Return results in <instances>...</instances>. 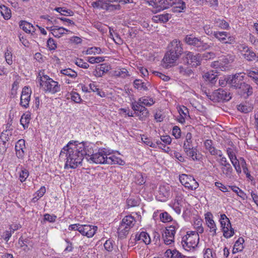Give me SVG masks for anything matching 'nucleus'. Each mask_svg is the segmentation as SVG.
Listing matches in <instances>:
<instances>
[{"instance_id": "1", "label": "nucleus", "mask_w": 258, "mask_h": 258, "mask_svg": "<svg viewBox=\"0 0 258 258\" xmlns=\"http://www.w3.org/2000/svg\"><path fill=\"white\" fill-rule=\"evenodd\" d=\"M93 153V145L87 142L71 141L60 151L59 157L64 158L65 169H75L82 165L84 156Z\"/></svg>"}, {"instance_id": "2", "label": "nucleus", "mask_w": 258, "mask_h": 258, "mask_svg": "<svg viewBox=\"0 0 258 258\" xmlns=\"http://www.w3.org/2000/svg\"><path fill=\"white\" fill-rule=\"evenodd\" d=\"M87 160L91 163L123 165L124 162L120 158L111 155L105 148L99 149L97 153L86 155Z\"/></svg>"}, {"instance_id": "3", "label": "nucleus", "mask_w": 258, "mask_h": 258, "mask_svg": "<svg viewBox=\"0 0 258 258\" xmlns=\"http://www.w3.org/2000/svg\"><path fill=\"white\" fill-rule=\"evenodd\" d=\"M37 79L41 89L45 93L54 94L60 91V85L58 83L47 75H43L42 72L39 73Z\"/></svg>"}, {"instance_id": "4", "label": "nucleus", "mask_w": 258, "mask_h": 258, "mask_svg": "<svg viewBox=\"0 0 258 258\" xmlns=\"http://www.w3.org/2000/svg\"><path fill=\"white\" fill-rule=\"evenodd\" d=\"M199 239V235L197 232L192 231H188L182 238V246L186 251L192 250L197 246Z\"/></svg>"}, {"instance_id": "5", "label": "nucleus", "mask_w": 258, "mask_h": 258, "mask_svg": "<svg viewBox=\"0 0 258 258\" xmlns=\"http://www.w3.org/2000/svg\"><path fill=\"white\" fill-rule=\"evenodd\" d=\"M136 222L135 218L128 215L124 217L121 220L118 228L117 232L120 238H123L128 234L130 230L134 226Z\"/></svg>"}, {"instance_id": "6", "label": "nucleus", "mask_w": 258, "mask_h": 258, "mask_svg": "<svg viewBox=\"0 0 258 258\" xmlns=\"http://www.w3.org/2000/svg\"><path fill=\"white\" fill-rule=\"evenodd\" d=\"M184 41L188 45L197 47L200 50L209 49L213 45V43L205 42L200 37H196L192 34L186 35Z\"/></svg>"}, {"instance_id": "7", "label": "nucleus", "mask_w": 258, "mask_h": 258, "mask_svg": "<svg viewBox=\"0 0 258 258\" xmlns=\"http://www.w3.org/2000/svg\"><path fill=\"white\" fill-rule=\"evenodd\" d=\"M178 228L179 225L176 223H173L172 225L166 227L162 234V237L166 245H170L174 242V236Z\"/></svg>"}, {"instance_id": "8", "label": "nucleus", "mask_w": 258, "mask_h": 258, "mask_svg": "<svg viewBox=\"0 0 258 258\" xmlns=\"http://www.w3.org/2000/svg\"><path fill=\"white\" fill-rule=\"evenodd\" d=\"M207 96L214 102L227 101L231 98L230 92L223 89H217Z\"/></svg>"}, {"instance_id": "9", "label": "nucleus", "mask_w": 258, "mask_h": 258, "mask_svg": "<svg viewBox=\"0 0 258 258\" xmlns=\"http://www.w3.org/2000/svg\"><path fill=\"white\" fill-rule=\"evenodd\" d=\"M220 159L218 160L220 165L221 166V171L226 177L231 178L232 177L233 168L229 163L226 158L223 156V153L221 154V156L219 157Z\"/></svg>"}, {"instance_id": "10", "label": "nucleus", "mask_w": 258, "mask_h": 258, "mask_svg": "<svg viewBox=\"0 0 258 258\" xmlns=\"http://www.w3.org/2000/svg\"><path fill=\"white\" fill-rule=\"evenodd\" d=\"M214 36L220 42L226 44H232L235 41V37L226 31H215Z\"/></svg>"}, {"instance_id": "11", "label": "nucleus", "mask_w": 258, "mask_h": 258, "mask_svg": "<svg viewBox=\"0 0 258 258\" xmlns=\"http://www.w3.org/2000/svg\"><path fill=\"white\" fill-rule=\"evenodd\" d=\"M132 108L141 120H144L149 116L148 110L142 104L139 103L138 101L132 103Z\"/></svg>"}, {"instance_id": "12", "label": "nucleus", "mask_w": 258, "mask_h": 258, "mask_svg": "<svg viewBox=\"0 0 258 258\" xmlns=\"http://www.w3.org/2000/svg\"><path fill=\"white\" fill-rule=\"evenodd\" d=\"M91 5L94 8L110 11L120 9L119 5H112L107 3L104 0H98L93 2L92 3Z\"/></svg>"}, {"instance_id": "13", "label": "nucleus", "mask_w": 258, "mask_h": 258, "mask_svg": "<svg viewBox=\"0 0 258 258\" xmlns=\"http://www.w3.org/2000/svg\"><path fill=\"white\" fill-rule=\"evenodd\" d=\"M244 73H240L232 76H228V84L235 89L240 88L241 84L244 83Z\"/></svg>"}, {"instance_id": "14", "label": "nucleus", "mask_w": 258, "mask_h": 258, "mask_svg": "<svg viewBox=\"0 0 258 258\" xmlns=\"http://www.w3.org/2000/svg\"><path fill=\"white\" fill-rule=\"evenodd\" d=\"M32 91L28 86H25L21 93L20 105L24 108H27L29 106Z\"/></svg>"}, {"instance_id": "15", "label": "nucleus", "mask_w": 258, "mask_h": 258, "mask_svg": "<svg viewBox=\"0 0 258 258\" xmlns=\"http://www.w3.org/2000/svg\"><path fill=\"white\" fill-rule=\"evenodd\" d=\"M80 228V233L82 235L86 236L88 238L92 237L98 229V227L96 226L87 224L81 225Z\"/></svg>"}, {"instance_id": "16", "label": "nucleus", "mask_w": 258, "mask_h": 258, "mask_svg": "<svg viewBox=\"0 0 258 258\" xmlns=\"http://www.w3.org/2000/svg\"><path fill=\"white\" fill-rule=\"evenodd\" d=\"M184 57L186 62L189 64L195 67L200 64V59L198 54H194L192 52L185 51Z\"/></svg>"}, {"instance_id": "17", "label": "nucleus", "mask_w": 258, "mask_h": 258, "mask_svg": "<svg viewBox=\"0 0 258 258\" xmlns=\"http://www.w3.org/2000/svg\"><path fill=\"white\" fill-rule=\"evenodd\" d=\"M168 50L163 59V61L166 67H170L173 66L180 56Z\"/></svg>"}, {"instance_id": "18", "label": "nucleus", "mask_w": 258, "mask_h": 258, "mask_svg": "<svg viewBox=\"0 0 258 258\" xmlns=\"http://www.w3.org/2000/svg\"><path fill=\"white\" fill-rule=\"evenodd\" d=\"M15 148L17 157L19 159H23L25 156V150H26L25 140L20 139L16 143Z\"/></svg>"}, {"instance_id": "19", "label": "nucleus", "mask_w": 258, "mask_h": 258, "mask_svg": "<svg viewBox=\"0 0 258 258\" xmlns=\"http://www.w3.org/2000/svg\"><path fill=\"white\" fill-rule=\"evenodd\" d=\"M159 195L157 196V198L159 201L164 202L169 197L170 187L168 185H162L159 188Z\"/></svg>"}, {"instance_id": "20", "label": "nucleus", "mask_w": 258, "mask_h": 258, "mask_svg": "<svg viewBox=\"0 0 258 258\" xmlns=\"http://www.w3.org/2000/svg\"><path fill=\"white\" fill-rule=\"evenodd\" d=\"M46 28L50 31L51 34L56 38L61 37L63 34L70 31L63 27L55 26H46Z\"/></svg>"}, {"instance_id": "21", "label": "nucleus", "mask_w": 258, "mask_h": 258, "mask_svg": "<svg viewBox=\"0 0 258 258\" xmlns=\"http://www.w3.org/2000/svg\"><path fill=\"white\" fill-rule=\"evenodd\" d=\"M168 50L174 54L180 55L182 52V47L180 41L177 39H174L171 41L168 46Z\"/></svg>"}, {"instance_id": "22", "label": "nucleus", "mask_w": 258, "mask_h": 258, "mask_svg": "<svg viewBox=\"0 0 258 258\" xmlns=\"http://www.w3.org/2000/svg\"><path fill=\"white\" fill-rule=\"evenodd\" d=\"M205 148L211 155L213 156H217L218 157L221 156V154H222V152L220 150L216 149V148L213 145V141L211 140H207L205 141L204 143Z\"/></svg>"}, {"instance_id": "23", "label": "nucleus", "mask_w": 258, "mask_h": 258, "mask_svg": "<svg viewBox=\"0 0 258 258\" xmlns=\"http://www.w3.org/2000/svg\"><path fill=\"white\" fill-rule=\"evenodd\" d=\"M223 235L226 238H229L234 234V229L232 228L231 223L227 225L226 223H220Z\"/></svg>"}, {"instance_id": "24", "label": "nucleus", "mask_w": 258, "mask_h": 258, "mask_svg": "<svg viewBox=\"0 0 258 258\" xmlns=\"http://www.w3.org/2000/svg\"><path fill=\"white\" fill-rule=\"evenodd\" d=\"M19 26L24 31L32 35L35 31V28L32 24L26 21L22 20L19 22Z\"/></svg>"}, {"instance_id": "25", "label": "nucleus", "mask_w": 258, "mask_h": 258, "mask_svg": "<svg viewBox=\"0 0 258 258\" xmlns=\"http://www.w3.org/2000/svg\"><path fill=\"white\" fill-rule=\"evenodd\" d=\"M135 239L136 242H139V243L142 242L146 244H149L151 243V238L149 234L144 231L137 233Z\"/></svg>"}, {"instance_id": "26", "label": "nucleus", "mask_w": 258, "mask_h": 258, "mask_svg": "<svg viewBox=\"0 0 258 258\" xmlns=\"http://www.w3.org/2000/svg\"><path fill=\"white\" fill-rule=\"evenodd\" d=\"M109 66L106 63H102L96 67L94 71V75L96 77H101L103 75L109 71Z\"/></svg>"}, {"instance_id": "27", "label": "nucleus", "mask_w": 258, "mask_h": 258, "mask_svg": "<svg viewBox=\"0 0 258 258\" xmlns=\"http://www.w3.org/2000/svg\"><path fill=\"white\" fill-rule=\"evenodd\" d=\"M186 155L193 161H199L201 156V155L197 153V150L194 147L189 148V149H183Z\"/></svg>"}, {"instance_id": "28", "label": "nucleus", "mask_w": 258, "mask_h": 258, "mask_svg": "<svg viewBox=\"0 0 258 258\" xmlns=\"http://www.w3.org/2000/svg\"><path fill=\"white\" fill-rule=\"evenodd\" d=\"M240 93L243 95H246L247 96L252 94V88L248 84L244 82L241 84L240 88H238Z\"/></svg>"}, {"instance_id": "29", "label": "nucleus", "mask_w": 258, "mask_h": 258, "mask_svg": "<svg viewBox=\"0 0 258 258\" xmlns=\"http://www.w3.org/2000/svg\"><path fill=\"white\" fill-rule=\"evenodd\" d=\"M235 59V56L231 54L222 56L220 59L221 62L222 63V66H224V71H225L227 67L228 64L233 62Z\"/></svg>"}, {"instance_id": "30", "label": "nucleus", "mask_w": 258, "mask_h": 258, "mask_svg": "<svg viewBox=\"0 0 258 258\" xmlns=\"http://www.w3.org/2000/svg\"><path fill=\"white\" fill-rule=\"evenodd\" d=\"M31 119V114L30 112L24 113L20 119V123L23 126L24 130L28 128Z\"/></svg>"}, {"instance_id": "31", "label": "nucleus", "mask_w": 258, "mask_h": 258, "mask_svg": "<svg viewBox=\"0 0 258 258\" xmlns=\"http://www.w3.org/2000/svg\"><path fill=\"white\" fill-rule=\"evenodd\" d=\"M214 24L216 27H217L221 29L229 30L230 26L229 23L224 19L220 18L215 19L214 20Z\"/></svg>"}, {"instance_id": "32", "label": "nucleus", "mask_w": 258, "mask_h": 258, "mask_svg": "<svg viewBox=\"0 0 258 258\" xmlns=\"http://www.w3.org/2000/svg\"><path fill=\"white\" fill-rule=\"evenodd\" d=\"M170 18L169 14H161L153 17L152 20L155 23H166Z\"/></svg>"}, {"instance_id": "33", "label": "nucleus", "mask_w": 258, "mask_h": 258, "mask_svg": "<svg viewBox=\"0 0 258 258\" xmlns=\"http://www.w3.org/2000/svg\"><path fill=\"white\" fill-rule=\"evenodd\" d=\"M138 101L139 103L148 107L152 106L155 103L154 99L149 96H144L141 97L138 100Z\"/></svg>"}, {"instance_id": "34", "label": "nucleus", "mask_w": 258, "mask_h": 258, "mask_svg": "<svg viewBox=\"0 0 258 258\" xmlns=\"http://www.w3.org/2000/svg\"><path fill=\"white\" fill-rule=\"evenodd\" d=\"M244 240L243 238L239 237L235 242L232 250L233 253H236L242 250L243 248V243Z\"/></svg>"}, {"instance_id": "35", "label": "nucleus", "mask_w": 258, "mask_h": 258, "mask_svg": "<svg viewBox=\"0 0 258 258\" xmlns=\"http://www.w3.org/2000/svg\"><path fill=\"white\" fill-rule=\"evenodd\" d=\"M0 14L5 20H9L11 17V10L4 5H0Z\"/></svg>"}, {"instance_id": "36", "label": "nucleus", "mask_w": 258, "mask_h": 258, "mask_svg": "<svg viewBox=\"0 0 258 258\" xmlns=\"http://www.w3.org/2000/svg\"><path fill=\"white\" fill-rule=\"evenodd\" d=\"M199 184L195 179L191 176L189 177V180L187 181L185 187L191 190H195L199 187Z\"/></svg>"}, {"instance_id": "37", "label": "nucleus", "mask_w": 258, "mask_h": 258, "mask_svg": "<svg viewBox=\"0 0 258 258\" xmlns=\"http://www.w3.org/2000/svg\"><path fill=\"white\" fill-rule=\"evenodd\" d=\"M244 74L251 78L253 81L258 85V70H246L244 73Z\"/></svg>"}, {"instance_id": "38", "label": "nucleus", "mask_w": 258, "mask_h": 258, "mask_svg": "<svg viewBox=\"0 0 258 258\" xmlns=\"http://www.w3.org/2000/svg\"><path fill=\"white\" fill-rule=\"evenodd\" d=\"M148 83L142 82L140 80H136L134 82V87L139 90L147 91L148 90Z\"/></svg>"}, {"instance_id": "39", "label": "nucleus", "mask_w": 258, "mask_h": 258, "mask_svg": "<svg viewBox=\"0 0 258 258\" xmlns=\"http://www.w3.org/2000/svg\"><path fill=\"white\" fill-rule=\"evenodd\" d=\"M242 56L245 59L249 61H253L255 60L256 57H257L255 53L250 48H249L247 51L245 52V53H243Z\"/></svg>"}, {"instance_id": "40", "label": "nucleus", "mask_w": 258, "mask_h": 258, "mask_svg": "<svg viewBox=\"0 0 258 258\" xmlns=\"http://www.w3.org/2000/svg\"><path fill=\"white\" fill-rule=\"evenodd\" d=\"M19 179L21 182H23L28 177L29 175V172L28 170L24 168L23 167L21 166L20 168V170L19 172Z\"/></svg>"}, {"instance_id": "41", "label": "nucleus", "mask_w": 258, "mask_h": 258, "mask_svg": "<svg viewBox=\"0 0 258 258\" xmlns=\"http://www.w3.org/2000/svg\"><path fill=\"white\" fill-rule=\"evenodd\" d=\"M192 134L190 133H187L185 136V140L183 143V149H189V148L192 147Z\"/></svg>"}, {"instance_id": "42", "label": "nucleus", "mask_w": 258, "mask_h": 258, "mask_svg": "<svg viewBox=\"0 0 258 258\" xmlns=\"http://www.w3.org/2000/svg\"><path fill=\"white\" fill-rule=\"evenodd\" d=\"M60 73L62 75L68 76L71 78L74 79L77 77V73L70 68L61 70Z\"/></svg>"}, {"instance_id": "43", "label": "nucleus", "mask_w": 258, "mask_h": 258, "mask_svg": "<svg viewBox=\"0 0 258 258\" xmlns=\"http://www.w3.org/2000/svg\"><path fill=\"white\" fill-rule=\"evenodd\" d=\"M159 3L160 9L164 10L173 5L175 0H160Z\"/></svg>"}, {"instance_id": "44", "label": "nucleus", "mask_w": 258, "mask_h": 258, "mask_svg": "<svg viewBox=\"0 0 258 258\" xmlns=\"http://www.w3.org/2000/svg\"><path fill=\"white\" fill-rule=\"evenodd\" d=\"M253 108L249 104H240L237 106V109L244 113H247L252 111Z\"/></svg>"}, {"instance_id": "45", "label": "nucleus", "mask_w": 258, "mask_h": 258, "mask_svg": "<svg viewBox=\"0 0 258 258\" xmlns=\"http://www.w3.org/2000/svg\"><path fill=\"white\" fill-rule=\"evenodd\" d=\"M166 256L170 258H181L182 255L176 250L167 249L165 252Z\"/></svg>"}, {"instance_id": "46", "label": "nucleus", "mask_w": 258, "mask_h": 258, "mask_svg": "<svg viewBox=\"0 0 258 258\" xmlns=\"http://www.w3.org/2000/svg\"><path fill=\"white\" fill-rule=\"evenodd\" d=\"M229 187L233 191H234L236 195L241 198L242 200H244L246 198V194L240 189L236 185H229Z\"/></svg>"}, {"instance_id": "47", "label": "nucleus", "mask_w": 258, "mask_h": 258, "mask_svg": "<svg viewBox=\"0 0 258 258\" xmlns=\"http://www.w3.org/2000/svg\"><path fill=\"white\" fill-rule=\"evenodd\" d=\"M28 240L25 239V240H23L20 238L19 239V245L22 248V249L25 251H29L32 247L31 244H28Z\"/></svg>"}, {"instance_id": "48", "label": "nucleus", "mask_w": 258, "mask_h": 258, "mask_svg": "<svg viewBox=\"0 0 258 258\" xmlns=\"http://www.w3.org/2000/svg\"><path fill=\"white\" fill-rule=\"evenodd\" d=\"M89 89L93 92H97V94L101 97H104L106 96L105 93L103 91H100L94 83L89 84Z\"/></svg>"}, {"instance_id": "49", "label": "nucleus", "mask_w": 258, "mask_h": 258, "mask_svg": "<svg viewBox=\"0 0 258 258\" xmlns=\"http://www.w3.org/2000/svg\"><path fill=\"white\" fill-rule=\"evenodd\" d=\"M203 254L204 258H216V254L212 249L210 248L204 249Z\"/></svg>"}, {"instance_id": "50", "label": "nucleus", "mask_w": 258, "mask_h": 258, "mask_svg": "<svg viewBox=\"0 0 258 258\" xmlns=\"http://www.w3.org/2000/svg\"><path fill=\"white\" fill-rule=\"evenodd\" d=\"M209 228V231L211 233L212 236H215L217 235V227L215 221L206 224Z\"/></svg>"}, {"instance_id": "51", "label": "nucleus", "mask_w": 258, "mask_h": 258, "mask_svg": "<svg viewBox=\"0 0 258 258\" xmlns=\"http://www.w3.org/2000/svg\"><path fill=\"white\" fill-rule=\"evenodd\" d=\"M45 192V187L44 186H41L40 188L35 192L34 195L35 196L33 198V200L34 201H37L44 195Z\"/></svg>"}, {"instance_id": "52", "label": "nucleus", "mask_w": 258, "mask_h": 258, "mask_svg": "<svg viewBox=\"0 0 258 258\" xmlns=\"http://www.w3.org/2000/svg\"><path fill=\"white\" fill-rule=\"evenodd\" d=\"M177 109L180 115L186 118L189 117L188 110L185 106H180L177 108Z\"/></svg>"}, {"instance_id": "53", "label": "nucleus", "mask_w": 258, "mask_h": 258, "mask_svg": "<svg viewBox=\"0 0 258 258\" xmlns=\"http://www.w3.org/2000/svg\"><path fill=\"white\" fill-rule=\"evenodd\" d=\"M54 10L56 11V12L59 13L61 15H63V16H73L74 14V13L73 11H72L71 10L64 9L63 8H60V7L56 8H55Z\"/></svg>"}, {"instance_id": "54", "label": "nucleus", "mask_w": 258, "mask_h": 258, "mask_svg": "<svg viewBox=\"0 0 258 258\" xmlns=\"http://www.w3.org/2000/svg\"><path fill=\"white\" fill-rule=\"evenodd\" d=\"M87 61L90 63L94 64L95 63H99L104 60L103 57L101 56H89L87 57Z\"/></svg>"}, {"instance_id": "55", "label": "nucleus", "mask_w": 258, "mask_h": 258, "mask_svg": "<svg viewBox=\"0 0 258 258\" xmlns=\"http://www.w3.org/2000/svg\"><path fill=\"white\" fill-rule=\"evenodd\" d=\"M70 96L72 100L75 103H80L82 101L80 95L76 92H71L70 94Z\"/></svg>"}, {"instance_id": "56", "label": "nucleus", "mask_w": 258, "mask_h": 258, "mask_svg": "<svg viewBox=\"0 0 258 258\" xmlns=\"http://www.w3.org/2000/svg\"><path fill=\"white\" fill-rule=\"evenodd\" d=\"M241 166L243 169V173L246 174L247 177L250 176L245 160L243 158H240Z\"/></svg>"}, {"instance_id": "57", "label": "nucleus", "mask_w": 258, "mask_h": 258, "mask_svg": "<svg viewBox=\"0 0 258 258\" xmlns=\"http://www.w3.org/2000/svg\"><path fill=\"white\" fill-rule=\"evenodd\" d=\"M204 77L206 80L214 83L216 81V75L211 72H207L204 74Z\"/></svg>"}, {"instance_id": "58", "label": "nucleus", "mask_w": 258, "mask_h": 258, "mask_svg": "<svg viewBox=\"0 0 258 258\" xmlns=\"http://www.w3.org/2000/svg\"><path fill=\"white\" fill-rule=\"evenodd\" d=\"M102 52L101 49L99 47H91L87 49L85 51L86 54H100Z\"/></svg>"}, {"instance_id": "59", "label": "nucleus", "mask_w": 258, "mask_h": 258, "mask_svg": "<svg viewBox=\"0 0 258 258\" xmlns=\"http://www.w3.org/2000/svg\"><path fill=\"white\" fill-rule=\"evenodd\" d=\"M126 204L128 207H134L138 206L139 202L137 199L131 198L127 199Z\"/></svg>"}, {"instance_id": "60", "label": "nucleus", "mask_w": 258, "mask_h": 258, "mask_svg": "<svg viewBox=\"0 0 258 258\" xmlns=\"http://www.w3.org/2000/svg\"><path fill=\"white\" fill-rule=\"evenodd\" d=\"M191 176L185 174H182L179 175V179L181 183L185 187L187 181L189 180V177H191Z\"/></svg>"}, {"instance_id": "61", "label": "nucleus", "mask_w": 258, "mask_h": 258, "mask_svg": "<svg viewBox=\"0 0 258 258\" xmlns=\"http://www.w3.org/2000/svg\"><path fill=\"white\" fill-rule=\"evenodd\" d=\"M113 241L111 239L107 240L104 243V247L107 251L111 252L113 249Z\"/></svg>"}, {"instance_id": "62", "label": "nucleus", "mask_w": 258, "mask_h": 258, "mask_svg": "<svg viewBox=\"0 0 258 258\" xmlns=\"http://www.w3.org/2000/svg\"><path fill=\"white\" fill-rule=\"evenodd\" d=\"M226 152L231 162L237 159L236 155L232 148H228L226 150Z\"/></svg>"}, {"instance_id": "63", "label": "nucleus", "mask_w": 258, "mask_h": 258, "mask_svg": "<svg viewBox=\"0 0 258 258\" xmlns=\"http://www.w3.org/2000/svg\"><path fill=\"white\" fill-rule=\"evenodd\" d=\"M115 75L117 77H120L124 78L129 76L128 72L125 69H122L115 71Z\"/></svg>"}, {"instance_id": "64", "label": "nucleus", "mask_w": 258, "mask_h": 258, "mask_svg": "<svg viewBox=\"0 0 258 258\" xmlns=\"http://www.w3.org/2000/svg\"><path fill=\"white\" fill-rule=\"evenodd\" d=\"M160 218L164 223L168 222L171 221L172 218L167 212H164L160 215Z\"/></svg>"}]
</instances>
